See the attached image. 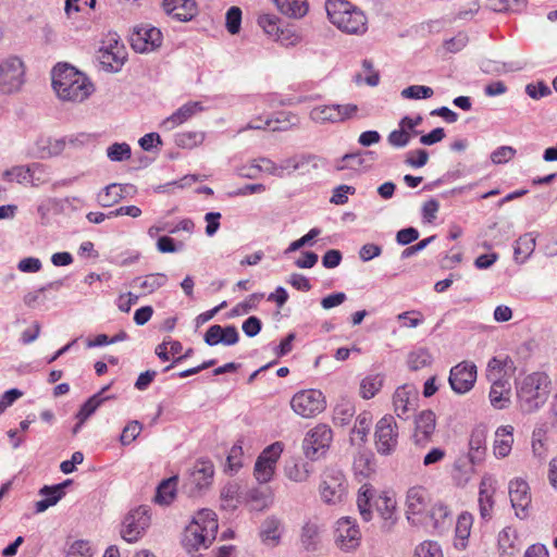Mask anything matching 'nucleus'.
Returning <instances> with one entry per match:
<instances>
[{"label":"nucleus","instance_id":"obj_46","mask_svg":"<svg viewBox=\"0 0 557 557\" xmlns=\"http://www.w3.org/2000/svg\"><path fill=\"white\" fill-rule=\"evenodd\" d=\"M383 377L380 374L366 376L360 384V393L364 399H370L381 389Z\"/></svg>","mask_w":557,"mask_h":557},{"label":"nucleus","instance_id":"obj_14","mask_svg":"<svg viewBox=\"0 0 557 557\" xmlns=\"http://www.w3.org/2000/svg\"><path fill=\"white\" fill-rule=\"evenodd\" d=\"M283 451V444L275 442L269 445L257 458L253 474L259 483H268L272 480L276 462Z\"/></svg>","mask_w":557,"mask_h":557},{"label":"nucleus","instance_id":"obj_29","mask_svg":"<svg viewBox=\"0 0 557 557\" xmlns=\"http://www.w3.org/2000/svg\"><path fill=\"white\" fill-rule=\"evenodd\" d=\"M414 394L407 386L398 387L393 396L394 410L398 418L407 419L413 410Z\"/></svg>","mask_w":557,"mask_h":557},{"label":"nucleus","instance_id":"obj_40","mask_svg":"<svg viewBox=\"0 0 557 557\" xmlns=\"http://www.w3.org/2000/svg\"><path fill=\"white\" fill-rule=\"evenodd\" d=\"M312 472L308 463L290 461L285 465L284 473L293 482H306Z\"/></svg>","mask_w":557,"mask_h":557},{"label":"nucleus","instance_id":"obj_57","mask_svg":"<svg viewBox=\"0 0 557 557\" xmlns=\"http://www.w3.org/2000/svg\"><path fill=\"white\" fill-rule=\"evenodd\" d=\"M321 231L320 228L313 227L311 228L306 235L300 237L297 240H294L289 244V246L285 249L284 253L289 255L294 251L299 250L306 245H310L311 242L320 235Z\"/></svg>","mask_w":557,"mask_h":557},{"label":"nucleus","instance_id":"obj_64","mask_svg":"<svg viewBox=\"0 0 557 557\" xmlns=\"http://www.w3.org/2000/svg\"><path fill=\"white\" fill-rule=\"evenodd\" d=\"M66 557H92V553L87 541H75L69 548Z\"/></svg>","mask_w":557,"mask_h":557},{"label":"nucleus","instance_id":"obj_31","mask_svg":"<svg viewBox=\"0 0 557 557\" xmlns=\"http://www.w3.org/2000/svg\"><path fill=\"white\" fill-rule=\"evenodd\" d=\"M490 400L494 408L503 409L509 404V384L502 377L491 380Z\"/></svg>","mask_w":557,"mask_h":557},{"label":"nucleus","instance_id":"obj_53","mask_svg":"<svg viewBox=\"0 0 557 557\" xmlns=\"http://www.w3.org/2000/svg\"><path fill=\"white\" fill-rule=\"evenodd\" d=\"M242 24V10L238 7H231L225 16V26L230 34L239 32Z\"/></svg>","mask_w":557,"mask_h":557},{"label":"nucleus","instance_id":"obj_58","mask_svg":"<svg viewBox=\"0 0 557 557\" xmlns=\"http://www.w3.org/2000/svg\"><path fill=\"white\" fill-rule=\"evenodd\" d=\"M411 133L406 131L403 127H399L398 129H395L389 133L387 137V141L391 146L395 148H404L406 147L411 139Z\"/></svg>","mask_w":557,"mask_h":557},{"label":"nucleus","instance_id":"obj_54","mask_svg":"<svg viewBox=\"0 0 557 557\" xmlns=\"http://www.w3.org/2000/svg\"><path fill=\"white\" fill-rule=\"evenodd\" d=\"M243 446L238 442L233 445L226 458L227 468L232 472H237L243 466Z\"/></svg>","mask_w":557,"mask_h":557},{"label":"nucleus","instance_id":"obj_20","mask_svg":"<svg viewBox=\"0 0 557 557\" xmlns=\"http://www.w3.org/2000/svg\"><path fill=\"white\" fill-rule=\"evenodd\" d=\"M161 8L169 17L182 23L193 21L199 12L196 0H162Z\"/></svg>","mask_w":557,"mask_h":557},{"label":"nucleus","instance_id":"obj_10","mask_svg":"<svg viewBox=\"0 0 557 557\" xmlns=\"http://www.w3.org/2000/svg\"><path fill=\"white\" fill-rule=\"evenodd\" d=\"M334 541L341 550L355 552L361 543V532L356 520L350 517L338 519L334 531Z\"/></svg>","mask_w":557,"mask_h":557},{"label":"nucleus","instance_id":"obj_47","mask_svg":"<svg viewBox=\"0 0 557 557\" xmlns=\"http://www.w3.org/2000/svg\"><path fill=\"white\" fill-rule=\"evenodd\" d=\"M39 169L38 166H28V165H16L9 170H5L2 173L3 180L8 182H17L18 184L27 183V178L32 176L29 172H34V170Z\"/></svg>","mask_w":557,"mask_h":557},{"label":"nucleus","instance_id":"obj_15","mask_svg":"<svg viewBox=\"0 0 557 557\" xmlns=\"http://www.w3.org/2000/svg\"><path fill=\"white\" fill-rule=\"evenodd\" d=\"M214 467L210 460H197L189 470L185 486L190 495L201 493L212 483Z\"/></svg>","mask_w":557,"mask_h":557},{"label":"nucleus","instance_id":"obj_27","mask_svg":"<svg viewBox=\"0 0 557 557\" xmlns=\"http://www.w3.org/2000/svg\"><path fill=\"white\" fill-rule=\"evenodd\" d=\"M283 532L281 519L275 516H269L260 527V539L269 547H275L280 544Z\"/></svg>","mask_w":557,"mask_h":557},{"label":"nucleus","instance_id":"obj_26","mask_svg":"<svg viewBox=\"0 0 557 557\" xmlns=\"http://www.w3.org/2000/svg\"><path fill=\"white\" fill-rule=\"evenodd\" d=\"M203 107L199 101L187 102L180 107L174 113H172L169 117L163 120L161 126L165 131H172L181 124L190 120L195 114L201 112Z\"/></svg>","mask_w":557,"mask_h":557},{"label":"nucleus","instance_id":"obj_5","mask_svg":"<svg viewBox=\"0 0 557 557\" xmlns=\"http://www.w3.org/2000/svg\"><path fill=\"white\" fill-rule=\"evenodd\" d=\"M357 506L363 521L372 519V508L374 507L380 517L388 524H394L396 518V502L386 494L376 495L375 490L370 484H363L358 492Z\"/></svg>","mask_w":557,"mask_h":557},{"label":"nucleus","instance_id":"obj_8","mask_svg":"<svg viewBox=\"0 0 557 557\" xmlns=\"http://www.w3.org/2000/svg\"><path fill=\"white\" fill-rule=\"evenodd\" d=\"M333 440V432L326 424L320 423L307 432L302 441V451L306 458L315 461L327 451Z\"/></svg>","mask_w":557,"mask_h":557},{"label":"nucleus","instance_id":"obj_50","mask_svg":"<svg viewBox=\"0 0 557 557\" xmlns=\"http://www.w3.org/2000/svg\"><path fill=\"white\" fill-rule=\"evenodd\" d=\"M432 362V357L425 348H419L408 356V366L411 370L417 371Z\"/></svg>","mask_w":557,"mask_h":557},{"label":"nucleus","instance_id":"obj_23","mask_svg":"<svg viewBox=\"0 0 557 557\" xmlns=\"http://www.w3.org/2000/svg\"><path fill=\"white\" fill-rule=\"evenodd\" d=\"M203 341L208 346H216L219 344L232 346L238 343L239 334L235 325L221 326L213 324L205 333Z\"/></svg>","mask_w":557,"mask_h":557},{"label":"nucleus","instance_id":"obj_34","mask_svg":"<svg viewBox=\"0 0 557 557\" xmlns=\"http://www.w3.org/2000/svg\"><path fill=\"white\" fill-rule=\"evenodd\" d=\"M280 12L286 16L300 18L308 12L306 0H273Z\"/></svg>","mask_w":557,"mask_h":557},{"label":"nucleus","instance_id":"obj_32","mask_svg":"<svg viewBox=\"0 0 557 557\" xmlns=\"http://www.w3.org/2000/svg\"><path fill=\"white\" fill-rule=\"evenodd\" d=\"M428 493L422 486H412L407 492L406 504L408 512L412 515L421 513L426 505Z\"/></svg>","mask_w":557,"mask_h":557},{"label":"nucleus","instance_id":"obj_55","mask_svg":"<svg viewBox=\"0 0 557 557\" xmlns=\"http://www.w3.org/2000/svg\"><path fill=\"white\" fill-rule=\"evenodd\" d=\"M433 89L422 85H411L401 91V96L406 99H426L432 97Z\"/></svg>","mask_w":557,"mask_h":557},{"label":"nucleus","instance_id":"obj_1","mask_svg":"<svg viewBox=\"0 0 557 557\" xmlns=\"http://www.w3.org/2000/svg\"><path fill=\"white\" fill-rule=\"evenodd\" d=\"M52 87L64 101L82 102L94 91V85L86 75L66 63H59L52 70Z\"/></svg>","mask_w":557,"mask_h":557},{"label":"nucleus","instance_id":"obj_52","mask_svg":"<svg viewBox=\"0 0 557 557\" xmlns=\"http://www.w3.org/2000/svg\"><path fill=\"white\" fill-rule=\"evenodd\" d=\"M355 414V408L349 401L338 404L334 409V421L341 425L347 424Z\"/></svg>","mask_w":557,"mask_h":557},{"label":"nucleus","instance_id":"obj_56","mask_svg":"<svg viewBox=\"0 0 557 557\" xmlns=\"http://www.w3.org/2000/svg\"><path fill=\"white\" fill-rule=\"evenodd\" d=\"M143 430V425L139 421H131L122 431L120 442L122 445H128L135 441Z\"/></svg>","mask_w":557,"mask_h":557},{"label":"nucleus","instance_id":"obj_22","mask_svg":"<svg viewBox=\"0 0 557 557\" xmlns=\"http://www.w3.org/2000/svg\"><path fill=\"white\" fill-rule=\"evenodd\" d=\"M413 442L416 445L424 447L435 431L436 417L432 410L421 411L414 420Z\"/></svg>","mask_w":557,"mask_h":557},{"label":"nucleus","instance_id":"obj_17","mask_svg":"<svg viewBox=\"0 0 557 557\" xmlns=\"http://www.w3.org/2000/svg\"><path fill=\"white\" fill-rule=\"evenodd\" d=\"M450 387L457 394L469 392L476 381V367L472 362L462 361L453 367L448 377Z\"/></svg>","mask_w":557,"mask_h":557},{"label":"nucleus","instance_id":"obj_9","mask_svg":"<svg viewBox=\"0 0 557 557\" xmlns=\"http://www.w3.org/2000/svg\"><path fill=\"white\" fill-rule=\"evenodd\" d=\"M290 406L298 416L313 418L325 409L326 401L321 391L310 388L296 393L290 400Z\"/></svg>","mask_w":557,"mask_h":557},{"label":"nucleus","instance_id":"obj_19","mask_svg":"<svg viewBox=\"0 0 557 557\" xmlns=\"http://www.w3.org/2000/svg\"><path fill=\"white\" fill-rule=\"evenodd\" d=\"M509 497L512 508L516 510V516L524 519L529 515V507L531 504V493L528 483L521 479L511 480L509 482Z\"/></svg>","mask_w":557,"mask_h":557},{"label":"nucleus","instance_id":"obj_37","mask_svg":"<svg viewBox=\"0 0 557 557\" xmlns=\"http://www.w3.org/2000/svg\"><path fill=\"white\" fill-rule=\"evenodd\" d=\"M300 543L305 550L315 552L320 544L319 528L313 522H307L301 529Z\"/></svg>","mask_w":557,"mask_h":557},{"label":"nucleus","instance_id":"obj_30","mask_svg":"<svg viewBox=\"0 0 557 557\" xmlns=\"http://www.w3.org/2000/svg\"><path fill=\"white\" fill-rule=\"evenodd\" d=\"M39 495L44 498L35 504V511L37 513L44 512L49 507L54 506L65 495L64 484L45 485L40 488Z\"/></svg>","mask_w":557,"mask_h":557},{"label":"nucleus","instance_id":"obj_33","mask_svg":"<svg viewBox=\"0 0 557 557\" xmlns=\"http://www.w3.org/2000/svg\"><path fill=\"white\" fill-rule=\"evenodd\" d=\"M473 518L469 512H462L456 522V541L455 547L463 549L467 546V541L470 536Z\"/></svg>","mask_w":557,"mask_h":557},{"label":"nucleus","instance_id":"obj_44","mask_svg":"<svg viewBox=\"0 0 557 557\" xmlns=\"http://www.w3.org/2000/svg\"><path fill=\"white\" fill-rule=\"evenodd\" d=\"M205 133L197 131H188L176 134L175 144L180 148L193 149L201 145L205 140Z\"/></svg>","mask_w":557,"mask_h":557},{"label":"nucleus","instance_id":"obj_18","mask_svg":"<svg viewBox=\"0 0 557 557\" xmlns=\"http://www.w3.org/2000/svg\"><path fill=\"white\" fill-rule=\"evenodd\" d=\"M98 60L102 70L116 73L125 63L126 51L124 45L117 40L110 42L108 46H103L98 50Z\"/></svg>","mask_w":557,"mask_h":557},{"label":"nucleus","instance_id":"obj_21","mask_svg":"<svg viewBox=\"0 0 557 557\" xmlns=\"http://www.w3.org/2000/svg\"><path fill=\"white\" fill-rule=\"evenodd\" d=\"M495 492V478L491 474H484L479 487V509L482 520L488 521L492 518Z\"/></svg>","mask_w":557,"mask_h":557},{"label":"nucleus","instance_id":"obj_49","mask_svg":"<svg viewBox=\"0 0 557 557\" xmlns=\"http://www.w3.org/2000/svg\"><path fill=\"white\" fill-rule=\"evenodd\" d=\"M107 157L112 162L128 160L132 156L131 146L127 143H114L107 148Z\"/></svg>","mask_w":557,"mask_h":557},{"label":"nucleus","instance_id":"obj_3","mask_svg":"<svg viewBox=\"0 0 557 557\" xmlns=\"http://www.w3.org/2000/svg\"><path fill=\"white\" fill-rule=\"evenodd\" d=\"M325 10L330 22L343 33L360 36L368 30L366 14L349 1L327 0Z\"/></svg>","mask_w":557,"mask_h":557},{"label":"nucleus","instance_id":"obj_28","mask_svg":"<svg viewBox=\"0 0 557 557\" xmlns=\"http://www.w3.org/2000/svg\"><path fill=\"white\" fill-rule=\"evenodd\" d=\"M513 444V426L500 425L495 431L493 451L496 458L507 457Z\"/></svg>","mask_w":557,"mask_h":557},{"label":"nucleus","instance_id":"obj_16","mask_svg":"<svg viewBox=\"0 0 557 557\" xmlns=\"http://www.w3.org/2000/svg\"><path fill=\"white\" fill-rule=\"evenodd\" d=\"M150 524L147 509L139 507L132 510L123 520L121 535L128 542L138 541Z\"/></svg>","mask_w":557,"mask_h":557},{"label":"nucleus","instance_id":"obj_48","mask_svg":"<svg viewBox=\"0 0 557 557\" xmlns=\"http://www.w3.org/2000/svg\"><path fill=\"white\" fill-rule=\"evenodd\" d=\"M534 248L535 237L532 233H527L520 236L516 240L513 247L516 259H518L519 256H522L523 259H527L533 252Z\"/></svg>","mask_w":557,"mask_h":557},{"label":"nucleus","instance_id":"obj_42","mask_svg":"<svg viewBox=\"0 0 557 557\" xmlns=\"http://www.w3.org/2000/svg\"><path fill=\"white\" fill-rule=\"evenodd\" d=\"M355 475L361 481L370 478L374 473V462L370 455L359 454L354 459L352 465Z\"/></svg>","mask_w":557,"mask_h":557},{"label":"nucleus","instance_id":"obj_36","mask_svg":"<svg viewBox=\"0 0 557 557\" xmlns=\"http://www.w3.org/2000/svg\"><path fill=\"white\" fill-rule=\"evenodd\" d=\"M109 388V386L103 387L100 392L96 393L91 397H89L79 408L75 418L77 420L87 421L96 410L101 406V404L109 399V397H103L102 394Z\"/></svg>","mask_w":557,"mask_h":557},{"label":"nucleus","instance_id":"obj_2","mask_svg":"<svg viewBox=\"0 0 557 557\" xmlns=\"http://www.w3.org/2000/svg\"><path fill=\"white\" fill-rule=\"evenodd\" d=\"M218 532V520L211 509H201L193 518V521L185 528L182 545L191 554L201 547L207 548L215 539Z\"/></svg>","mask_w":557,"mask_h":557},{"label":"nucleus","instance_id":"obj_24","mask_svg":"<svg viewBox=\"0 0 557 557\" xmlns=\"http://www.w3.org/2000/svg\"><path fill=\"white\" fill-rule=\"evenodd\" d=\"M487 430L485 425H478L471 432L469 440L468 459L471 463L469 472L474 471V466L483 461L486 451Z\"/></svg>","mask_w":557,"mask_h":557},{"label":"nucleus","instance_id":"obj_41","mask_svg":"<svg viewBox=\"0 0 557 557\" xmlns=\"http://www.w3.org/2000/svg\"><path fill=\"white\" fill-rule=\"evenodd\" d=\"M372 424V414L369 411H362L356 418L355 425L351 430V442L355 441V436H357L360 443H364L367 436L369 434L370 428Z\"/></svg>","mask_w":557,"mask_h":557},{"label":"nucleus","instance_id":"obj_12","mask_svg":"<svg viewBox=\"0 0 557 557\" xmlns=\"http://www.w3.org/2000/svg\"><path fill=\"white\" fill-rule=\"evenodd\" d=\"M358 111V107L352 103L346 104H324L314 107L309 117L311 121L324 124V123H341L350 119Z\"/></svg>","mask_w":557,"mask_h":557},{"label":"nucleus","instance_id":"obj_63","mask_svg":"<svg viewBox=\"0 0 557 557\" xmlns=\"http://www.w3.org/2000/svg\"><path fill=\"white\" fill-rule=\"evenodd\" d=\"M516 154V149L511 146H500L491 154V160L495 164H502L510 161Z\"/></svg>","mask_w":557,"mask_h":557},{"label":"nucleus","instance_id":"obj_59","mask_svg":"<svg viewBox=\"0 0 557 557\" xmlns=\"http://www.w3.org/2000/svg\"><path fill=\"white\" fill-rule=\"evenodd\" d=\"M414 557H443V553L436 542L426 541L416 548Z\"/></svg>","mask_w":557,"mask_h":557},{"label":"nucleus","instance_id":"obj_61","mask_svg":"<svg viewBox=\"0 0 557 557\" xmlns=\"http://www.w3.org/2000/svg\"><path fill=\"white\" fill-rule=\"evenodd\" d=\"M525 94L530 98L539 100L541 98L552 95V89L545 82L540 81L536 84H528L525 86Z\"/></svg>","mask_w":557,"mask_h":557},{"label":"nucleus","instance_id":"obj_7","mask_svg":"<svg viewBox=\"0 0 557 557\" xmlns=\"http://www.w3.org/2000/svg\"><path fill=\"white\" fill-rule=\"evenodd\" d=\"M24 83L25 65L18 57L11 55L0 61V94H14Z\"/></svg>","mask_w":557,"mask_h":557},{"label":"nucleus","instance_id":"obj_13","mask_svg":"<svg viewBox=\"0 0 557 557\" xmlns=\"http://www.w3.org/2000/svg\"><path fill=\"white\" fill-rule=\"evenodd\" d=\"M132 48L139 53L154 51L162 45L161 30L150 24L135 26L129 37Z\"/></svg>","mask_w":557,"mask_h":557},{"label":"nucleus","instance_id":"obj_60","mask_svg":"<svg viewBox=\"0 0 557 557\" xmlns=\"http://www.w3.org/2000/svg\"><path fill=\"white\" fill-rule=\"evenodd\" d=\"M528 0H498L493 5V10L496 12H521L525 9Z\"/></svg>","mask_w":557,"mask_h":557},{"label":"nucleus","instance_id":"obj_62","mask_svg":"<svg viewBox=\"0 0 557 557\" xmlns=\"http://www.w3.org/2000/svg\"><path fill=\"white\" fill-rule=\"evenodd\" d=\"M248 499L256 505L255 509H262L269 506L270 504V493L268 491H262L259 488H251L248 494Z\"/></svg>","mask_w":557,"mask_h":557},{"label":"nucleus","instance_id":"obj_38","mask_svg":"<svg viewBox=\"0 0 557 557\" xmlns=\"http://www.w3.org/2000/svg\"><path fill=\"white\" fill-rule=\"evenodd\" d=\"M168 276L163 273H153L145 277H135L132 282L134 287L143 289L145 293H152L165 285Z\"/></svg>","mask_w":557,"mask_h":557},{"label":"nucleus","instance_id":"obj_45","mask_svg":"<svg viewBox=\"0 0 557 557\" xmlns=\"http://www.w3.org/2000/svg\"><path fill=\"white\" fill-rule=\"evenodd\" d=\"M513 369V361L509 357H505L504 359L493 357L487 363V377L488 380L502 377V372L506 373L507 370Z\"/></svg>","mask_w":557,"mask_h":557},{"label":"nucleus","instance_id":"obj_35","mask_svg":"<svg viewBox=\"0 0 557 557\" xmlns=\"http://www.w3.org/2000/svg\"><path fill=\"white\" fill-rule=\"evenodd\" d=\"M517 536L516 531L511 528H505L498 534V545L500 549V557H515L519 552L516 545Z\"/></svg>","mask_w":557,"mask_h":557},{"label":"nucleus","instance_id":"obj_43","mask_svg":"<svg viewBox=\"0 0 557 557\" xmlns=\"http://www.w3.org/2000/svg\"><path fill=\"white\" fill-rule=\"evenodd\" d=\"M430 518L433 521V527L438 531H443L451 523L450 511L448 507L442 503L433 505L430 511Z\"/></svg>","mask_w":557,"mask_h":557},{"label":"nucleus","instance_id":"obj_11","mask_svg":"<svg viewBox=\"0 0 557 557\" xmlns=\"http://www.w3.org/2000/svg\"><path fill=\"white\" fill-rule=\"evenodd\" d=\"M375 446L381 455L392 454L398 444V429L393 416L386 414L375 425Z\"/></svg>","mask_w":557,"mask_h":557},{"label":"nucleus","instance_id":"obj_6","mask_svg":"<svg viewBox=\"0 0 557 557\" xmlns=\"http://www.w3.org/2000/svg\"><path fill=\"white\" fill-rule=\"evenodd\" d=\"M319 494L326 505L344 503L348 495V482L343 471L337 468H326L321 474Z\"/></svg>","mask_w":557,"mask_h":557},{"label":"nucleus","instance_id":"obj_25","mask_svg":"<svg viewBox=\"0 0 557 557\" xmlns=\"http://www.w3.org/2000/svg\"><path fill=\"white\" fill-rule=\"evenodd\" d=\"M135 193L136 188L132 184L112 183L106 186L103 190L98 194L97 200L101 207L108 208L114 206L126 196Z\"/></svg>","mask_w":557,"mask_h":557},{"label":"nucleus","instance_id":"obj_4","mask_svg":"<svg viewBox=\"0 0 557 557\" xmlns=\"http://www.w3.org/2000/svg\"><path fill=\"white\" fill-rule=\"evenodd\" d=\"M550 380L545 372H533L517 382L520 409L525 413L539 410L547 400Z\"/></svg>","mask_w":557,"mask_h":557},{"label":"nucleus","instance_id":"obj_39","mask_svg":"<svg viewBox=\"0 0 557 557\" xmlns=\"http://www.w3.org/2000/svg\"><path fill=\"white\" fill-rule=\"evenodd\" d=\"M176 476L163 480L157 487L154 502L160 505L171 504L176 494Z\"/></svg>","mask_w":557,"mask_h":557},{"label":"nucleus","instance_id":"obj_51","mask_svg":"<svg viewBox=\"0 0 557 557\" xmlns=\"http://www.w3.org/2000/svg\"><path fill=\"white\" fill-rule=\"evenodd\" d=\"M258 24L260 27L263 28V30L270 35L275 36L276 40H281V35L284 34L283 30H280L278 21L275 16L272 15H261L258 18Z\"/></svg>","mask_w":557,"mask_h":557}]
</instances>
